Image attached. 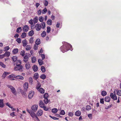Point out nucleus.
<instances>
[{
    "label": "nucleus",
    "instance_id": "f257e3e1",
    "mask_svg": "<svg viewBox=\"0 0 121 121\" xmlns=\"http://www.w3.org/2000/svg\"><path fill=\"white\" fill-rule=\"evenodd\" d=\"M22 62L21 60H17L16 62V65L15 66L14 70L16 71H19L22 72L23 71V66L21 65Z\"/></svg>",
    "mask_w": 121,
    "mask_h": 121
},
{
    "label": "nucleus",
    "instance_id": "f03ea898",
    "mask_svg": "<svg viewBox=\"0 0 121 121\" xmlns=\"http://www.w3.org/2000/svg\"><path fill=\"white\" fill-rule=\"evenodd\" d=\"M65 50L63 49L62 51V52L63 53H64L69 50H70L71 51L72 50V46L70 44L68 43H66V44L65 45Z\"/></svg>",
    "mask_w": 121,
    "mask_h": 121
},
{
    "label": "nucleus",
    "instance_id": "7ed1b4c3",
    "mask_svg": "<svg viewBox=\"0 0 121 121\" xmlns=\"http://www.w3.org/2000/svg\"><path fill=\"white\" fill-rule=\"evenodd\" d=\"M8 87L11 89L12 93L15 95H16L17 93L15 88L13 86L9 85H7Z\"/></svg>",
    "mask_w": 121,
    "mask_h": 121
},
{
    "label": "nucleus",
    "instance_id": "20e7f679",
    "mask_svg": "<svg viewBox=\"0 0 121 121\" xmlns=\"http://www.w3.org/2000/svg\"><path fill=\"white\" fill-rule=\"evenodd\" d=\"M28 82H26L23 84L24 91L25 92H26L28 90Z\"/></svg>",
    "mask_w": 121,
    "mask_h": 121
},
{
    "label": "nucleus",
    "instance_id": "39448f33",
    "mask_svg": "<svg viewBox=\"0 0 121 121\" xmlns=\"http://www.w3.org/2000/svg\"><path fill=\"white\" fill-rule=\"evenodd\" d=\"M38 108L37 105H32L31 107V109L32 112H35L37 111Z\"/></svg>",
    "mask_w": 121,
    "mask_h": 121
},
{
    "label": "nucleus",
    "instance_id": "423d86ee",
    "mask_svg": "<svg viewBox=\"0 0 121 121\" xmlns=\"http://www.w3.org/2000/svg\"><path fill=\"white\" fill-rule=\"evenodd\" d=\"M30 55V54H28L24 56L23 59V61L24 62L26 63L28 61Z\"/></svg>",
    "mask_w": 121,
    "mask_h": 121
},
{
    "label": "nucleus",
    "instance_id": "0eeeda50",
    "mask_svg": "<svg viewBox=\"0 0 121 121\" xmlns=\"http://www.w3.org/2000/svg\"><path fill=\"white\" fill-rule=\"evenodd\" d=\"M110 96L112 99H113L114 100H116L117 99V98L115 94H113V93H110Z\"/></svg>",
    "mask_w": 121,
    "mask_h": 121
},
{
    "label": "nucleus",
    "instance_id": "6e6552de",
    "mask_svg": "<svg viewBox=\"0 0 121 121\" xmlns=\"http://www.w3.org/2000/svg\"><path fill=\"white\" fill-rule=\"evenodd\" d=\"M29 29L28 26L26 25L22 27V30L24 32H27L28 30Z\"/></svg>",
    "mask_w": 121,
    "mask_h": 121
},
{
    "label": "nucleus",
    "instance_id": "1a4fd4ad",
    "mask_svg": "<svg viewBox=\"0 0 121 121\" xmlns=\"http://www.w3.org/2000/svg\"><path fill=\"white\" fill-rule=\"evenodd\" d=\"M34 95V92L32 91H30L29 93L28 97L29 99H30Z\"/></svg>",
    "mask_w": 121,
    "mask_h": 121
},
{
    "label": "nucleus",
    "instance_id": "9d476101",
    "mask_svg": "<svg viewBox=\"0 0 121 121\" xmlns=\"http://www.w3.org/2000/svg\"><path fill=\"white\" fill-rule=\"evenodd\" d=\"M35 28L36 30L37 31L40 30L41 28V25L37 23L35 26Z\"/></svg>",
    "mask_w": 121,
    "mask_h": 121
},
{
    "label": "nucleus",
    "instance_id": "9b49d317",
    "mask_svg": "<svg viewBox=\"0 0 121 121\" xmlns=\"http://www.w3.org/2000/svg\"><path fill=\"white\" fill-rule=\"evenodd\" d=\"M43 113V112L42 110H39L37 112V114L38 116H41L42 115Z\"/></svg>",
    "mask_w": 121,
    "mask_h": 121
},
{
    "label": "nucleus",
    "instance_id": "f8f14e48",
    "mask_svg": "<svg viewBox=\"0 0 121 121\" xmlns=\"http://www.w3.org/2000/svg\"><path fill=\"white\" fill-rule=\"evenodd\" d=\"M39 105L40 107L42 108L44 107L45 104L42 100H40L39 103Z\"/></svg>",
    "mask_w": 121,
    "mask_h": 121
},
{
    "label": "nucleus",
    "instance_id": "ddd939ff",
    "mask_svg": "<svg viewBox=\"0 0 121 121\" xmlns=\"http://www.w3.org/2000/svg\"><path fill=\"white\" fill-rule=\"evenodd\" d=\"M9 74V73L7 72H5L2 76V78L4 79L7 76V75Z\"/></svg>",
    "mask_w": 121,
    "mask_h": 121
},
{
    "label": "nucleus",
    "instance_id": "4468645a",
    "mask_svg": "<svg viewBox=\"0 0 121 121\" xmlns=\"http://www.w3.org/2000/svg\"><path fill=\"white\" fill-rule=\"evenodd\" d=\"M110 97L109 96H106L104 99V101L107 102H109L110 101Z\"/></svg>",
    "mask_w": 121,
    "mask_h": 121
},
{
    "label": "nucleus",
    "instance_id": "2eb2a0df",
    "mask_svg": "<svg viewBox=\"0 0 121 121\" xmlns=\"http://www.w3.org/2000/svg\"><path fill=\"white\" fill-rule=\"evenodd\" d=\"M4 56L8 57L10 55V52H6L4 54Z\"/></svg>",
    "mask_w": 121,
    "mask_h": 121
},
{
    "label": "nucleus",
    "instance_id": "dca6fc26",
    "mask_svg": "<svg viewBox=\"0 0 121 121\" xmlns=\"http://www.w3.org/2000/svg\"><path fill=\"white\" fill-rule=\"evenodd\" d=\"M18 51V48H15L13 50V54H17Z\"/></svg>",
    "mask_w": 121,
    "mask_h": 121
},
{
    "label": "nucleus",
    "instance_id": "f3484780",
    "mask_svg": "<svg viewBox=\"0 0 121 121\" xmlns=\"http://www.w3.org/2000/svg\"><path fill=\"white\" fill-rule=\"evenodd\" d=\"M4 104L3 103V100L0 99V107L2 108L4 107Z\"/></svg>",
    "mask_w": 121,
    "mask_h": 121
},
{
    "label": "nucleus",
    "instance_id": "a211bd4d",
    "mask_svg": "<svg viewBox=\"0 0 121 121\" xmlns=\"http://www.w3.org/2000/svg\"><path fill=\"white\" fill-rule=\"evenodd\" d=\"M16 78L17 79H19L21 80H23L24 79L23 77L21 75L16 76Z\"/></svg>",
    "mask_w": 121,
    "mask_h": 121
},
{
    "label": "nucleus",
    "instance_id": "6ab92c4d",
    "mask_svg": "<svg viewBox=\"0 0 121 121\" xmlns=\"http://www.w3.org/2000/svg\"><path fill=\"white\" fill-rule=\"evenodd\" d=\"M33 70L35 72L37 71L38 70V67L36 65H34L32 67Z\"/></svg>",
    "mask_w": 121,
    "mask_h": 121
},
{
    "label": "nucleus",
    "instance_id": "aec40b11",
    "mask_svg": "<svg viewBox=\"0 0 121 121\" xmlns=\"http://www.w3.org/2000/svg\"><path fill=\"white\" fill-rule=\"evenodd\" d=\"M34 34V31L33 30H32L29 32L28 35L29 36H32Z\"/></svg>",
    "mask_w": 121,
    "mask_h": 121
},
{
    "label": "nucleus",
    "instance_id": "412c9836",
    "mask_svg": "<svg viewBox=\"0 0 121 121\" xmlns=\"http://www.w3.org/2000/svg\"><path fill=\"white\" fill-rule=\"evenodd\" d=\"M25 67L26 69H29L30 67V65L29 62L25 64Z\"/></svg>",
    "mask_w": 121,
    "mask_h": 121
},
{
    "label": "nucleus",
    "instance_id": "4be33fe9",
    "mask_svg": "<svg viewBox=\"0 0 121 121\" xmlns=\"http://www.w3.org/2000/svg\"><path fill=\"white\" fill-rule=\"evenodd\" d=\"M43 60H41V59H39L38 60V62L40 65H42L43 64Z\"/></svg>",
    "mask_w": 121,
    "mask_h": 121
},
{
    "label": "nucleus",
    "instance_id": "5701e85b",
    "mask_svg": "<svg viewBox=\"0 0 121 121\" xmlns=\"http://www.w3.org/2000/svg\"><path fill=\"white\" fill-rule=\"evenodd\" d=\"M46 35V31L44 30L41 34V36L43 37H44Z\"/></svg>",
    "mask_w": 121,
    "mask_h": 121
},
{
    "label": "nucleus",
    "instance_id": "b1692460",
    "mask_svg": "<svg viewBox=\"0 0 121 121\" xmlns=\"http://www.w3.org/2000/svg\"><path fill=\"white\" fill-rule=\"evenodd\" d=\"M34 79H37L39 77V74L38 73H35L34 74Z\"/></svg>",
    "mask_w": 121,
    "mask_h": 121
},
{
    "label": "nucleus",
    "instance_id": "393cba45",
    "mask_svg": "<svg viewBox=\"0 0 121 121\" xmlns=\"http://www.w3.org/2000/svg\"><path fill=\"white\" fill-rule=\"evenodd\" d=\"M47 23L48 25H51L52 24V21L51 19H49L47 21Z\"/></svg>",
    "mask_w": 121,
    "mask_h": 121
},
{
    "label": "nucleus",
    "instance_id": "a878e982",
    "mask_svg": "<svg viewBox=\"0 0 121 121\" xmlns=\"http://www.w3.org/2000/svg\"><path fill=\"white\" fill-rule=\"evenodd\" d=\"M41 27L42 29H44L45 27V24L44 22H43L41 23Z\"/></svg>",
    "mask_w": 121,
    "mask_h": 121
},
{
    "label": "nucleus",
    "instance_id": "bb28decb",
    "mask_svg": "<svg viewBox=\"0 0 121 121\" xmlns=\"http://www.w3.org/2000/svg\"><path fill=\"white\" fill-rule=\"evenodd\" d=\"M81 115V112L79 111H77L75 113V115L77 116H79Z\"/></svg>",
    "mask_w": 121,
    "mask_h": 121
},
{
    "label": "nucleus",
    "instance_id": "cd10ccee",
    "mask_svg": "<svg viewBox=\"0 0 121 121\" xmlns=\"http://www.w3.org/2000/svg\"><path fill=\"white\" fill-rule=\"evenodd\" d=\"M38 18L37 16L35 17L33 21L35 23H36L38 22Z\"/></svg>",
    "mask_w": 121,
    "mask_h": 121
},
{
    "label": "nucleus",
    "instance_id": "c85d7f7f",
    "mask_svg": "<svg viewBox=\"0 0 121 121\" xmlns=\"http://www.w3.org/2000/svg\"><path fill=\"white\" fill-rule=\"evenodd\" d=\"M36 44L37 45H39L40 43V40L39 39H37L35 41Z\"/></svg>",
    "mask_w": 121,
    "mask_h": 121
},
{
    "label": "nucleus",
    "instance_id": "c756f323",
    "mask_svg": "<svg viewBox=\"0 0 121 121\" xmlns=\"http://www.w3.org/2000/svg\"><path fill=\"white\" fill-rule=\"evenodd\" d=\"M22 30V29L21 27H19L16 30V32L18 33H20V32Z\"/></svg>",
    "mask_w": 121,
    "mask_h": 121
},
{
    "label": "nucleus",
    "instance_id": "7c9ffc66",
    "mask_svg": "<svg viewBox=\"0 0 121 121\" xmlns=\"http://www.w3.org/2000/svg\"><path fill=\"white\" fill-rule=\"evenodd\" d=\"M13 61L14 62L16 61L17 60V57L16 56H14L12 58Z\"/></svg>",
    "mask_w": 121,
    "mask_h": 121
},
{
    "label": "nucleus",
    "instance_id": "2f4dec72",
    "mask_svg": "<svg viewBox=\"0 0 121 121\" xmlns=\"http://www.w3.org/2000/svg\"><path fill=\"white\" fill-rule=\"evenodd\" d=\"M107 94V92L105 91H102L101 93V95L103 96H105Z\"/></svg>",
    "mask_w": 121,
    "mask_h": 121
},
{
    "label": "nucleus",
    "instance_id": "473e14b6",
    "mask_svg": "<svg viewBox=\"0 0 121 121\" xmlns=\"http://www.w3.org/2000/svg\"><path fill=\"white\" fill-rule=\"evenodd\" d=\"M23 46H26L27 45L26 41V40H23L22 41Z\"/></svg>",
    "mask_w": 121,
    "mask_h": 121
},
{
    "label": "nucleus",
    "instance_id": "72a5a7b5",
    "mask_svg": "<svg viewBox=\"0 0 121 121\" xmlns=\"http://www.w3.org/2000/svg\"><path fill=\"white\" fill-rule=\"evenodd\" d=\"M32 62V63H35L36 61V58L35 57L33 56L31 57Z\"/></svg>",
    "mask_w": 121,
    "mask_h": 121
},
{
    "label": "nucleus",
    "instance_id": "f704fd0d",
    "mask_svg": "<svg viewBox=\"0 0 121 121\" xmlns=\"http://www.w3.org/2000/svg\"><path fill=\"white\" fill-rule=\"evenodd\" d=\"M41 70L42 72L44 73L45 71V68L43 66H41Z\"/></svg>",
    "mask_w": 121,
    "mask_h": 121
},
{
    "label": "nucleus",
    "instance_id": "c9c22d12",
    "mask_svg": "<svg viewBox=\"0 0 121 121\" xmlns=\"http://www.w3.org/2000/svg\"><path fill=\"white\" fill-rule=\"evenodd\" d=\"M10 48L8 46H6L4 47V51H7Z\"/></svg>",
    "mask_w": 121,
    "mask_h": 121
},
{
    "label": "nucleus",
    "instance_id": "e433bc0d",
    "mask_svg": "<svg viewBox=\"0 0 121 121\" xmlns=\"http://www.w3.org/2000/svg\"><path fill=\"white\" fill-rule=\"evenodd\" d=\"M58 111L57 109L56 108H54L52 109V112L54 113H56Z\"/></svg>",
    "mask_w": 121,
    "mask_h": 121
},
{
    "label": "nucleus",
    "instance_id": "4c0bfd02",
    "mask_svg": "<svg viewBox=\"0 0 121 121\" xmlns=\"http://www.w3.org/2000/svg\"><path fill=\"white\" fill-rule=\"evenodd\" d=\"M39 91V92L40 93L43 94L44 93V89L42 88H40Z\"/></svg>",
    "mask_w": 121,
    "mask_h": 121
},
{
    "label": "nucleus",
    "instance_id": "58836bf2",
    "mask_svg": "<svg viewBox=\"0 0 121 121\" xmlns=\"http://www.w3.org/2000/svg\"><path fill=\"white\" fill-rule=\"evenodd\" d=\"M51 30V28L50 27L48 26L47 27V33H49Z\"/></svg>",
    "mask_w": 121,
    "mask_h": 121
},
{
    "label": "nucleus",
    "instance_id": "ea45409f",
    "mask_svg": "<svg viewBox=\"0 0 121 121\" xmlns=\"http://www.w3.org/2000/svg\"><path fill=\"white\" fill-rule=\"evenodd\" d=\"M44 19V18L42 16H40L39 18V20L40 22H43Z\"/></svg>",
    "mask_w": 121,
    "mask_h": 121
},
{
    "label": "nucleus",
    "instance_id": "a19ab883",
    "mask_svg": "<svg viewBox=\"0 0 121 121\" xmlns=\"http://www.w3.org/2000/svg\"><path fill=\"white\" fill-rule=\"evenodd\" d=\"M40 78L41 79H44L46 78V75L44 74H43L42 75H41L40 76Z\"/></svg>",
    "mask_w": 121,
    "mask_h": 121
},
{
    "label": "nucleus",
    "instance_id": "79ce46f5",
    "mask_svg": "<svg viewBox=\"0 0 121 121\" xmlns=\"http://www.w3.org/2000/svg\"><path fill=\"white\" fill-rule=\"evenodd\" d=\"M31 48L30 46L29 45H27L26 46V51H28L30 50Z\"/></svg>",
    "mask_w": 121,
    "mask_h": 121
},
{
    "label": "nucleus",
    "instance_id": "37998d69",
    "mask_svg": "<svg viewBox=\"0 0 121 121\" xmlns=\"http://www.w3.org/2000/svg\"><path fill=\"white\" fill-rule=\"evenodd\" d=\"M26 33L25 32L22 33L21 35V37L22 38H24L26 37Z\"/></svg>",
    "mask_w": 121,
    "mask_h": 121
},
{
    "label": "nucleus",
    "instance_id": "c03bdc74",
    "mask_svg": "<svg viewBox=\"0 0 121 121\" xmlns=\"http://www.w3.org/2000/svg\"><path fill=\"white\" fill-rule=\"evenodd\" d=\"M41 86V84L40 83L38 82L37 84V86L36 87V89L38 90L40 88Z\"/></svg>",
    "mask_w": 121,
    "mask_h": 121
},
{
    "label": "nucleus",
    "instance_id": "a18cd8bd",
    "mask_svg": "<svg viewBox=\"0 0 121 121\" xmlns=\"http://www.w3.org/2000/svg\"><path fill=\"white\" fill-rule=\"evenodd\" d=\"M47 11V9L45 7L44 9L42 10V13L43 14H45Z\"/></svg>",
    "mask_w": 121,
    "mask_h": 121
},
{
    "label": "nucleus",
    "instance_id": "49530a36",
    "mask_svg": "<svg viewBox=\"0 0 121 121\" xmlns=\"http://www.w3.org/2000/svg\"><path fill=\"white\" fill-rule=\"evenodd\" d=\"M29 42L30 43H32L33 42V38L31 37L29 40Z\"/></svg>",
    "mask_w": 121,
    "mask_h": 121
},
{
    "label": "nucleus",
    "instance_id": "de8ad7c7",
    "mask_svg": "<svg viewBox=\"0 0 121 121\" xmlns=\"http://www.w3.org/2000/svg\"><path fill=\"white\" fill-rule=\"evenodd\" d=\"M48 94L47 93H45L43 97L44 99H48Z\"/></svg>",
    "mask_w": 121,
    "mask_h": 121
},
{
    "label": "nucleus",
    "instance_id": "09e8293b",
    "mask_svg": "<svg viewBox=\"0 0 121 121\" xmlns=\"http://www.w3.org/2000/svg\"><path fill=\"white\" fill-rule=\"evenodd\" d=\"M0 65L4 68H5V65L1 62H0Z\"/></svg>",
    "mask_w": 121,
    "mask_h": 121
},
{
    "label": "nucleus",
    "instance_id": "8fccbe9b",
    "mask_svg": "<svg viewBox=\"0 0 121 121\" xmlns=\"http://www.w3.org/2000/svg\"><path fill=\"white\" fill-rule=\"evenodd\" d=\"M60 49L61 51L62 52L63 50H65V45L61 46L60 47Z\"/></svg>",
    "mask_w": 121,
    "mask_h": 121
},
{
    "label": "nucleus",
    "instance_id": "3c124183",
    "mask_svg": "<svg viewBox=\"0 0 121 121\" xmlns=\"http://www.w3.org/2000/svg\"><path fill=\"white\" fill-rule=\"evenodd\" d=\"M16 41L18 43H20L21 42V39L20 38H18L16 39Z\"/></svg>",
    "mask_w": 121,
    "mask_h": 121
},
{
    "label": "nucleus",
    "instance_id": "603ef678",
    "mask_svg": "<svg viewBox=\"0 0 121 121\" xmlns=\"http://www.w3.org/2000/svg\"><path fill=\"white\" fill-rule=\"evenodd\" d=\"M16 76L14 74H11L9 75L8 77L9 78H16Z\"/></svg>",
    "mask_w": 121,
    "mask_h": 121
},
{
    "label": "nucleus",
    "instance_id": "864d4df0",
    "mask_svg": "<svg viewBox=\"0 0 121 121\" xmlns=\"http://www.w3.org/2000/svg\"><path fill=\"white\" fill-rule=\"evenodd\" d=\"M91 107L89 105H87L86 106V110H89L91 109Z\"/></svg>",
    "mask_w": 121,
    "mask_h": 121
},
{
    "label": "nucleus",
    "instance_id": "5fc2aeb1",
    "mask_svg": "<svg viewBox=\"0 0 121 121\" xmlns=\"http://www.w3.org/2000/svg\"><path fill=\"white\" fill-rule=\"evenodd\" d=\"M30 114L32 118H34L35 117V114L33 112V113L32 112H31V113H30Z\"/></svg>",
    "mask_w": 121,
    "mask_h": 121
},
{
    "label": "nucleus",
    "instance_id": "6e6d98bb",
    "mask_svg": "<svg viewBox=\"0 0 121 121\" xmlns=\"http://www.w3.org/2000/svg\"><path fill=\"white\" fill-rule=\"evenodd\" d=\"M20 91L22 95H24L25 94V92L24 91H23L22 89H20Z\"/></svg>",
    "mask_w": 121,
    "mask_h": 121
},
{
    "label": "nucleus",
    "instance_id": "4d7b16f0",
    "mask_svg": "<svg viewBox=\"0 0 121 121\" xmlns=\"http://www.w3.org/2000/svg\"><path fill=\"white\" fill-rule=\"evenodd\" d=\"M25 51L24 50L22 51L21 52L20 55L22 56H23L25 55Z\"/></svg>",
    "mask_w": 121,
    "mask_h": 121
},
{
    "label": "nucleus",
    "instance_id": "13d9d810",
    "mask_svg": "<svg viewBox=\"0 0 121 121\" xmlns=\"http://www.w3.org/2000/svg\"><path fill=\"white\" fill-rule=\"evenodd\" d=\"M43 101L45 104H47L48 102V99H44Z\"/></svg>",
    "mask_w": 121,
    "mask_h": 121
},
{
    "label": "nucleus",
    "instance_id": "bf43d9fd",
    "mask_svg": "<svg viewBox=\"0 0 121 121\" xmlns=\"http://www.w3.org/2000/svg\"><path fill=\"white\" fill-rule=\"evenodd\" d=\"M65 114V112L64 110H61L60 112V114L62 115H64Z\"/></svg>",
    "mask_w": 121,
    "mask_h": 121
},
{
    "label": "nucleus",
    "instance_id": "052dcab7",
    "mask_svg": "<svg viewBox=\"0 0 121 121\" xmlns=\"http://www.w3.org/2000/svg\"><path fill=\"white\" fill-rule=\"evenodd\" d=\"M29 23L31 25V27H32V25H33V20L32 19H30L29 21Z\"/></svg>",
    "mask_w": 121,
    "mask_h": 121
},
{
    "label": "nucleus",
    "instance_id": "680f3d73",
    "mask_svg": "<svg viewBox=\"0 0 121 121\" xmlns=\"http://www.w3.org/2000/svg\"><path fill=\"white\" fill-rule=\"evenodd\" d=\"M117 94L119 96H121V90H119L117 92Z\"/></svg>",
    "mask_w": 121,
    "mask_h": 121
},
{
    "label": "nucleus",
    "instance_id": "e2e57ef3",
    "mask_svg": "<svg viewBox=\"0 0 121 121\" xmlns=\"http://www.w3.org/2000/svg\"><path fill=\"white\" fill-rule=\"evenodd\" d=\"M29 81L30 83H32L33 82V78L31 77L29 78Z\"/></svg>",
    "mask_w": 121,
    "mask_h": 121
},
{
    "label": "nucleus",
    "instance_id": "0e129e2a",
    "mask_svg": "<svg viewBox=\"0 0 121 121\" xmlns=\"http://www.w3.org/2000/svg\"><path fill=\"white\" fill-rule=\"evenodd\" d=\"M41 57L42 58V60H43L45 58V55L44 54H41Z\"/></svg>",
    "mask_w": 121,
    "mask_h": 121
},
{
    "label": "nucleus",
    "instance_id": "69168bd1",
    "mask_svg": "<svg viewBox=\"0 0 121 121\" xmlns=\"http://www.w3.org/2000/svg\"><path fill=\"white\" fill-rule=\"evenodd\" d=\"M50 117H51L52 119H54V120H58L59 119V118H57L56 117H52L51 116H49Z\"/></svg>",
    "mask_w": 121,
    "mask_h": 121
},
{
    "label": "nucleus",
    "instance_id": "338daca9",
    "mask_svg": "<svg viewBox=\"0 0 121 121\" xmlns=\"http://www.w3.org/2000/svg\"><path fill=\"white\" fill-rule=\"evenodd\" d=\"M48 1L45 0V2L44 3V5L45 6H46L48 5Z\"/></svg>",
    "mask_w": 121,
    "mask_h": 121
},
{
    "label": "nucleus",
    "instance_id": "774afa93",
    "mask_svg": "<svg viewBox=\"0 0 121 121\" xmlns=\"http://www.w3.org/2000/svg\"><path fill=\"white\" fill-rule=\"evenodd\" d=\"M73 115V114L72 112H69L68 113V115L69 116L72 117Z\"/></svg>",
    "mask_w": 121,
    "mask_h": 121
}]
</instances>
